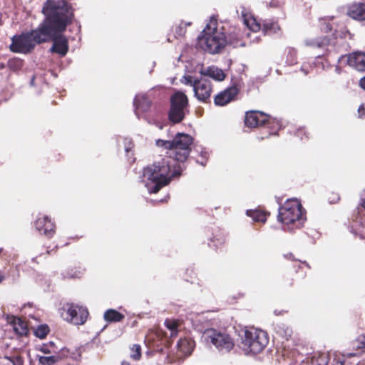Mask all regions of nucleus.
I'll list each match as a JSON object with an SVG mask.
<instances>
[{"label": "nucleus", "mask_w": 365, "mask_h": 365, "mask_svg": "<svg viewBox=\"0 0 365 365\" xmlns=\"http://www.w3.org/2000/svg\"><path fill=\"white\" fill-rule=\"evenodd\" d=\"M327 55L331 53V51L329 49V48H327Z\"/></svg>", "instance_id": "51"}, {"label": "nucleus", "mask_w": 365, "mask_h": 365, "mask_svg": "<svg viewBox=\"0 0 365 365\" xmlns=\"http://www.w3.org/2000/svg\"><path fill=\"white\" fill-rule=\"evenodd\" d=\"M183 168L170 157L165 156L155 160L143 169V175L154 183L150 192L157 193L175 177H180Z\"/></svg>", "instance_id": "2"}, {"label": "nucleus", "mask_w": 365, "mask_h": 365, "mask_svg": "<svg viewBox=\"0 0 365 365\" xmlns=\"http://www.w3.org/2000/svg\"><path fill=\"white\" fill-rule=\"evenodd\" d=\"M36 229L48 238H51L56 233V225L48 216L40 217L35 222Z\"/></svg>", "instance_id": "14"}, {"label": "nucleus", "mask_w": 365, "mask_h": 365, "mask_svg": "<svg viewBox=\"0 0 365 365\" xmlns=\"http://www.w3.org/2000/svg\"><path fill=\"white\" fill-rule=\"evenodd\" d=\"M130 357L137 361L141 358V346L139 344H133L130 348Z\"/></svg>", "instance_id": "35"}, {"label": "nucleus", "mask_w": 365, "mask_h": 365, "mask_svg": "<svg viewBox=\"0 0 365 365\" xmlns=\"http://www.w3.org/2000/svg\"><path fill=\"white\" fill-rule=\"evenodd\" d=\"M294 135L301 140L308 139L309 135L304 128H300L295 131Z\"/></svg>", "instance_id": "38"}, {"label": "nucleus", "mask_w": 365, "mask_h": 365, "mask_svg": "<svg viewBox=\"0 0 365 365\" xmlns=\"http://www.w3.org/2000/svg\"><path fill=\"white\" fill-rule=\"evenodd\" d=\"M134 105L135 106L136 109L145 112L150 108V102L147 97L141 96L140 98H135Z\"/></svg>", "instance_id": "26"}, {"label": "nucleus", "mask_w": 365, "mask_h": 365, "mask_svg": "<svg viewBox=\"0 0 365 365\" xmlns=\"http://www.w3.org/2000/svg\"><path fill=\"white\" fill-rule=\"evenodd\" d=\"M193 138L184 133H178L172 140L158 139L156 145L168 150V156L178 163H184L188 158L192 150Z\"/></svg>", "instance_id": "3"}, {"label": "nucleus", "mask_w": 365, "mask_h": 365, "mask_svg": "<svg viewBox=\"0 0 365 365\" xmlns=\"http://www.w3.org/2000/svg\"><path fill=\"white\" fill-rule=\"evenodd\" d=\"M202 336L207 344L213 345L221 352H230L235 346L233 339L225 331L207 329L204 331Z\"/></svg>", "instance_id": "7"}, {"label": "nucleus", "mask_w": 365, "mask_h": 365, "mask_svg": "<svg viewBox=\"0 0 365 365\" xmlns=\"http://www.w3.org/2000/svg\"><path fill=\"white\" fill-rule=\"evenodd\" d=\"M7 322L13 327L14 331L17 335L20 336L28 335V324L24 319L11 315L7 317Z\"/></svg>", "instance_id": "17"}, {"label": "nucleus", "mask_w": 365, "mask_h": 365, "mask_svg": "<svg viewBox=\"0 0 365 365\" xmlns=\"http://www.w3.org/2000/svg\"><path fill=\"white\" fill-rule=\"evenodd\" d=\"M359 85L361 87V88L365 90V77H363L362 78H361V80L359 81Z\"/></svg>", "instance_id": "43"}, {"label": "nucleus", "mask_w": 365, "mask_h": 365, "mask_svg": "<svg viewBox=\"0 0 365 365\" xmlns=\"http://www.w3.org/2000/svg\"><path fill=\"white\" fill-rule=\"evenodd\" d=\"M346 58L347 64L357 71H365V53L361 52H354L348 56H341L339 61Z\"/></svg>", "instance_id": "16"}, {"label": "nucleus", "mask_w": 365, "mask_h": 365, "mask_svg": "<svg viewBox=\"0 0 365 365\" xmlns=\"http://www.w3.org/2000/svg\"><path fill=\"white\" fill-rule=\"evenodd\" d=\"M121 365H130L128 361H123Z\"/></svg>", "instance_id": "48"}, {"label": "nucleus", "mask_w": 365, "mask_h": 365, "mask_svg": "<svg viewBox=\"0 0 365 365\" xmlns=\"http://www.w3.org/2000/svg\"><path fill=\"white\" fill-rule=\"evenodd\" d=\"M5 279L4 274L0 271V283H1Z\"/></svg>", "instance_id": "45"}, {"label": "nucleus", "mask_w": 365, "mask_h": 365, "mask_svg": "<svg viewBox=\"0 0 365 365\" xmlns=\"http://www.w3.org/2000/svg\"><path fill=\"white\" fill-rule=\"evenodd\" d=\"M245 125L248 128L266 126L272 130L269 135H275L279 130V124L269 115L259 110H249L245 113Z\"/></svg>", "instance_id": "10"}, {"label": "nucleus", "mask_w": 365, "mask_h": 365, "mask_svg": "<svg viewBox=\"0 0 365 365\" xmlns=\"http://www.w3.org/2000/svg\"><path fill=\"white\" fill-rule=\"evenodd\" d=\"M200 73L203 76L211 77L218 81H223L225 78L223 71L215 66H210L205 70H202Z\"/></svg>", "instance_id": "23"}, {"label": "nucleus", "mask_w": 365, "mask_h": 365, "mask_svg": "<svg viewBox=\"0 0 365 365\" xmlns=\"http://www.w3.org/2000/svg\"><path fill=\"white\" fill-rule=\"evenodd\" d=\"M125 318V315L118 311L109 309L106 310L103 314V319L106 322L109 323L120 322Z\"/></svg>", "instance_id": "24"}, {"label": "nucleus", "mask_w": 365, "mask_h": 365, "mask_svg": "<svg viewBox=\"0 0 365 365\" xmlns=\"http://www.w3.org/2000/svg\"><path fill=\"white\" fill-rule=\"evenodd\" d=\"M329 358L327 354H322L318 356H314L312 358V365H328Z\"/></svg>", "instance_id": "34"}, {"label": "nucleus", "mask_w": 365, "mask_h": 365, "mask_svg": "<svg viewBox=\"0 0 365 365\" xmlns=\"http://www.w3.org/2000/svg\"><path fill=\"white\" fill-rule=\"evenodd\" d=\"M40 351L43 352V354H49L51 351L46 346H43L41 348Z\"/></svg>", "instance_id": "44"}, {"label": "nucleus", "mask_w": 365, "mask_h": 365, "mask_svg": "<svg viewBox=\"0 0 365 365\" xmlns=\"http://www.w3.org/2000/svg\"><path fill=\"white\" fill-rule=\"evenodd\" d=\"M326 34L319 36L314 38H309L305 41L307 46L312 48H324L328 47L334 48L336 45V36L332 32V26L329 23H324L322 27Z\"/></svg>", "instance_id": "11"}, {"label": "nucleus", "mask_w": 365, "mask_h": 365, "mask_svg": "<svg viewBox=\"0 0 365 365\" xmlns=\"http://www.w3.org/2000/svg\"><path fill=\"white\" fill-rule=\"evenodd\" d=\"M208 153L205 150H202L200 152V158L201 159H197L196 162L197 163L205 166L207 165V160H208Z\"/></svg>", "instance_id": "37"}, {"label": "nucleus", "mask_w": 365, "mask_h": 365, "mask_svg": "<svg viewBox=\"0 0 365 365\" xmlns=\"http://www.w3.org/2000/svg\"><path fill=\"white\" fill-rule=\"evenodd\" d=\"M361 205L362 207L364 208L365 210V199L363 200V202L361 203Z\"/></svg>", "instance_id": "50"}, {"label": "nucleus", "mask_w": 365, "mask_h": 365, "mask_svg": "<svg viewBox=\"0 0 365 365\" xmlns=\"http://www.w3.org/2000/svg\"><path fill=\"white\" fill-rule=\"evenodd\" d=\"M42 13L45 19L37 29L12 37L9 46L11 51L24 54L31 53L37 44L49 41L55 33L64 31L73 17L64 0H46Z\"/></svg>", "instance_id": "1"}, {"label": "nucleus", "mask_w": 365, "mask_h": 365, "mask_svg": "<svg viewBox=\"0 0 365 365\" xmlns=\"http://www.w3.org/2000/svg\"><path fill=\"white\" fill-rule=\"evenodd\" d=\"M124 149L126 153L128 160H134L133 149L134 148L133 142L130 139L125 138L123 140Z\"/></svg>", "instance_id": "32"}, {"label": "nucleus", "mask_w": 365, "mask_h": 365, "mask_svg": "<svg viewBox=\"0 0 365 365\" xmlns=\"http://www.w3.org/2000/svg\"><path fill=\"white\" fill-rule=\"evenodd\" d=\"M344 361H341L339 358H334L333 359L332 365H344Z\"/></svg>", "instance_id": "42"}, {"label": "nucleus", "mask_w": 365, "mask_h": 365, "mask_svg": "<svg viewBox=\"0 0 365 365\" xmlns=\"http://www.w3.org/2000/svg\"><path fill=\"white\" fill-rule=\"evenodd\" d=\"M6 68V65L3 63H0V69Z\"/></svg>", "instance_id": "47"}, {"label": "nucleus", "mask_w": 365, "mask_h": 365, "mask_svg": "<svg viewBox=\"0 0 365 365\" xmlns=\"http://www.w3.org/2000/svg\"><path fill=\"white\" fill-rule=\"evenodd\" d=\"M305 210L297 199H289L279 208L277 220L285 225H302Z\"/></svg>", "instance_id": "6"}, {"label": "nucleus", "mask_w": 365, "mask_h": 365, "mask_svg": "<svg viewBox=\"0 0 365 365\" xmlns=\"http://www.w3.org/2000/svg\"><path fill=\"white\" fill-rule=\"evenodd\" d=\"M247 215L252 217L255 222L264 223L270 213L261 210H247Z\"/></svg>", "instance_id": "25"}, {"label": "nucleus", "mask_w": 365, "mask_h": 365, "mask_svg": "<svg viewBox=\"0 0 365 365\" xmlns=\"http://www.w3.org/2000/svg\"><path fill=\"white\" fill-rule=\"evenodd\" d=\"M165 327L170 331V337H175L178 335V328L179 323L176 320L166 319L165 322Z\"/></svg>", "instance_id": "31"}, {"label": "nucleus", "mask_w": 365, "mask_h": 365, "mask_svg": "<svg viewBox=\"0 0 365 365\" xmlns=\"http://www.w3.org/2000/svg\"><path fill=\"white\" fill-rule=\"evenodd\" d=\"M304 265H306L308 268H310L309 264L307 262H302Z\"/></svg>", "instance_id": "49"}, {"label": "nucleus", "mask_w": 365, "mask_h": 365, "mask_svg": "<svg viewBox=\"0 0 365 365\" xmlns=\"http://www.w3.org/2000/svg\"><path fill=\"white\" fill-rule=\"evenodd\" d=\"M9 361H11L14 365H15V361H16L19 365H22L23 364V361L21 360V358L20 356H16V357H8L7 358Z\"/></svg>", "instance_id": "39"}, {"label": "nucleus", "mask_w": 365, "mask_h": 365, "mask_svg": "<svg viewBox=\"0 0 365 365\" xmlns=\"http://www.w3.org/2000/svg\"><path fill=\"white\" fill-rule=\"evenodd\" d=\"M24 66V61L23 60L14 57L12 58L9 59L6 66L14 72H17L20 71Z\"/></svg>", "instance_id": "28"}, {"label": "nucleus", "mask_w": 365, "mask_h": 365, "mask_svg": "<svg viewBox=\"0 0 365 365\" xmlns=\"http://www.w3.org/2000/svg\"><path fill=\"white\" fill-rule=\"evenodd\" d=\"M195 346V342L190 337H184L180 339L177 344L178 351L180 354V358H186L191 355L194 348Z\"/></svg>", "instance_id": "18"}, {"label": "nucleus", "mask_w": 365, "mask_h": 365, "mask_svg": "<svg viewBox=\"0 0 365 365\" xmlns=\"http://www.w3.org/2000/svg\"><path fill=\"white\" fill-rule=\"evenodd\" d=\"M268 343L269 336L266 331L250 327L245 331L241 346L246 354H257L261 353Z\"/></svg>", "instance_id": "5"}, {"label": "nucleus", "mask_w": 365, "mask_h": 365, "mask_svg": "<svg viewBox=\"0 0 365 365\" xmlns=\"http://www.w3.org/2000/svg\"><path fill=\"white\" fill-rule=\"evenodd\" d=\"M83 269L81 267H72L68 269L65 273H63L64 279H79L83 274Z\"/></svg>", "instance_id": "27"}, {"label": "nucleus", "mask_w": 365, "mask_h": 365, "mask_svg": "<svg viewBox=\"0 0 365 365\" xmlns=\"http://www.w3.org/2000/svg\"><path fill=\"white\" fill-rule=\"evenodd\" d=\"M245 24L247 26V27L252 31L254 32H257V31H259L261 29H262V26L261 24L259 23H258L257 21V20L253 18V17H251V18H249V19H245Z\"/></svg>", "instance_id": "33"}, {"label": "nucleus", "mask_w": 365, "mask_h": 365, "mask_svg": "<svg viewBox=\"0 0 365 365\" xmlns=\"http://www.w3.org/2000/svg\"><path fill=\"white\" fill-rule=\"evenodd\" d=\"M346 14L357 21H365V3H355L347 8Z\"/></svg>", "instance_id": "19"}, {"label": "nucleus", "mask_w": 365, "mask_h": 365, "mask_svg": "<svg viewBox=\"0 0 365 365\" xmlns=\"http://www.w3.org/2000/svg\"><path fill=\"white\" fill-rule=\"evenodd\" d=\"M189 106L187 96L181 91H177L170 97V107L168 118L173 124L181 123L185 117V109Z\"/></svg>", "instance_id": "8"}, {"label": "nucleus", "mask_w": 365, "mask_h": 365, "mask_svg": "<svg viewBox=\"0 0 365 365\" xmlns=\"http://www.w3.org/2000/svg\"><path fill=\"white\" fill-rule=\"evenodd\" d=\"M59 311L64 320L74 325L84 324L89 315L86 307L75 303H65Z\"/></svg>", "instance_id": "9"}, {"label": "nucleus", "mask_w": 365, "mask_h": 365, "mask_svg": "<svg viewBox=\"0 0 365 365\" xmlns=\"http://www.w3.org/2000/svg\"><path fill=\"white\" fill-rule=\"evenodd\" d=\"M225 38L226 39V46L230 45L237 47L242 45L240 29L236 28H232L229 33L225 31Z\"/></svg>", "instance_id": "21"}, {"label": "nucleus", "mask_w": 365, "mask_h": 365, "mask_svg": "<svg viewBox=\"0 0 365 365\" xmlns=\"http://www.w3.org/2000/svg\"><path fill=\"white\" fill-rule=\"evenodd\" d=\"M185 84L190 85L193 87V84L195 83V80H192V77L190 76H188L187 77H185Z\"/></svg>", "instance_id": "41"}, {"label": "nucleus", "mask_w": 365, "mask_h": 365, "mask_svg": "<svg viewBox=\"0 0 365 365\" xmlns=\"http://www.w3.org/2000/svg\"><path fill=\"white\" fill-rule=\"evenodd\" d=\"M274 6H277V4L273 3Z\"/></svg>", "instance_id": "53"}, {"label": "nucleus", "mask_w": 365, "mask_h": 365, "mask_svg": "<svg viewBox=\"0 0 365 365\" xmlns=\"http://www.w3.org/2000/svg\"><path fill=\"white\" fill-rule=\"evenodd\" d=\"M192 22H185L182 21L174 29V34L176 38L183 37L186 34L187 26H191Z\"/></svg>", "instance_id": "29"}, {"label": "nucleus", "mask_w": 365, "mask_h": 365, "mask_svg": "<svg viewBox=\"0 0 365 365\" xmlns=\"http://www.w3.org/2000/svg\"><path fill=\"white\" fill-rule=\"evenodd\" d=\"M274 6H277V4L273 3Z\"/></svg>", "instance_id": "52"}, {"label": "nucleus", "mask_w": 365, "mask_h": 365, "mask_svg": "<svg viewBox=\"0 0 365 365\" xmlns=\"http://www.w3.org/2000/svg\"><path fill=\"white\" fill-rule=\"evenodd\" d=\"M224 26L219 27L217 19L211 18L199 37L200 43L205 45V50L210 53H218L226 46Z\"/></svg>", "instance_id": "4"}, {"label": "nucleus", "mask_w": 365, "mask_h": 365, "mask_svg": "<svg viewBox=\"0 0 365 365\" xmlns=\"http://www.w3.org/2000/svg\"><path fill=\"white\" fill-rule=\"evenodd\" d=\"M39 363L43 365H51L56 362V359L54 356H40Z\"/></svg>", "instance_id": "36"}, {"label": "nucleus", "mask_w": 365, "mask_h": 365, "mask_svg": "<svg viewBox=\"0 0 365 365\" xmlns=\"http://www.w3.org/2000/svg\"><path fill=\"white\" fill-rule=\"evenodd\" d=\"M195 96L202 103H208L212 91L211 82L205 78L195 79L193 84Z\"/></svg>", "instance_id": "12"}, {"label": "nucleus", "mask_w": 365, "mask_h": 365, "mask_svg": "<svg viewBox=\"0 0 365 365\" xmlns=\"http://www.w3.org/2000/svg\"><path fill=\"white\" fill-rule=\"evenodd\" d=\"M50 332V328L47 324L38 325L34 330V334L36 337L43 339Z\"/></svg>", "instance_id": "30"}, {"label": "nucleus", "mask_w": 365, "mask_h": 365, "mask_svg": "<svg viewBox=\"0 0 365 365\" xmlns=\"http://www.w3.org/2000/svg\"><path fill=\"white\" fill-rule=\"evenodd\" d=\"M63 31H58L52 36L50 40L53 41L51 52L65 56L68 51V41L67 38L61 34Z\"/></svg>", "instance_id": "15"}, {"label": "nucleus", "mask_w": 365, "mask_h": 365, "mask_svg": "<svg viewBox=\"0 0 365 365\" xmlns=\"http://www.w3.org/2000/svg\"><path fill=\"white\" fill-rule=\"evenodd\" d=\"M285 257L289 259H293V255L292 253L287 254L285 255Z\"/></svg>", "instance_id": "46"}, {"label": "nucleus", "mask_w": 365, "mask_h": 365, "mask_svg": "<svg viewBox=\"0 0 365 365\" xmlns=\"http://www.w3.org/2000/svg\"><path fill=\"white\" fill-rule=\"evenodd\" d=\"M262 32L264 35H274L281 32L280 26L274 19H265L262 22Z\"/></svg>", "instance_id": "22"}, {"label": "nucleus", "mask_w": 365, "mask_h": 365, "mask_svg": "<svg viewBox=\"0 0 365 365\" xmlns=\"http://www.w3.org/2000/svg\"><path fill=\"white\" fill-rule=\"evenodd\" d=\"M358 113L359 117L363 118L364 116H365V107L363 104L359 106L358 108Z\"/></svg>", "instance_id": "40"}, {"label": "nucleus", "mask_w": 365, "mask_h": 365, "mask_svg": "<svg viewBox=\"0 0 365 365\" xmlns=\"http://www.w3.org/2000/svg\"><path fill=\"white\" fill-rule=\"evenodd\" d=\"M239 92L238 86L236 84L232 85L218 93L214 97V103L217 106H225L235 101Z\"/></svg>", "instance_id": "13"}, {"label": "nucleus", "mask_w": 365, "mask_h": 365, "mask_svg": "<svg viewBox=\"0 0 365 365\" xmlns=\"http://www.w3.org/2000/svg\"><path fill=\"white\" fill-rule=\"evenodd\" d=\"M225 235L220 229L214 230L212 236L209 238L208 245L216 250L222 248L225 244Z\"/></svg>", "instance_id": "20"}]
</instances>
